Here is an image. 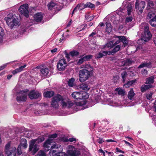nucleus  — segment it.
I'll list each match as a JSON object with an SVG mask.
<instances>
[{
  "label": "nucleus",
  "mask_w": 156,
  "mask_h": 156,
  "mask_svg": "<svg viewBox=\"0 0 156 156\" xmlns=\"http://www.w3.org/2000/svg\"><path fill=\"white\" fill-rule=\"evenodd\" d=\"M86 61L84 58L83 57V58L79 59L77 62V64L78 65H80L82 64L83 62Z\"/></svg>",
  "instance_id": "49530a36"
},
{
  "label": "nucleus",
  "mask_w": 156,
  "mask_h": 156,
  "mask_svg": "<svg viewBox=\"0 0 156 156\" xmlns=\"http://www.w3.org/2000/svg\"><path fill=\"white\" fill-rule=\"evenodd\" d=\"M21 146L24 148H26L27 147V144L26 140L24 138L21 139L20 145L18 146L17 148V155H19L22 154L21 150Z\"/></svg>",
  "instance_id": "4468645a"
},
{
  "label": "nucleus",
  "mask_w": 156,
  "mask_h": 156,
  "mask_svg": "<svg viewBox=\"0 0 156 156\" xmlns=\"http://www.w3.org/2000/svg\"><path fill=\"white\" fill-rule=\"evenodd\" d=\"M68 140L70 142H72L74 141H76V139L74 138H71L69 139Z\"/></svg>",
  "instance_id": "6e6d98bb"
},
{
  "label": "nucleus",
  "mask_w": 156,
  "mask_h": 156,
  "mask_svg": "<svg viewBox=\"0 0 156 156\" xmlns=\"http://www.w3.org/2000/svg\"><path fill=\"white\" fill-rule=\"evenodd\" d=\"M43 17V14L41 12L37 13L34 16V20L37 22H40Z\"/></svg>",
  "instance_id": "6ab92c4d"
},
{
  "label": "nucleus",
  "mask_w": 156,
  "mask_h": 156,
  "mask_svg": "<svg viewBox=\"0 0 156 156\" xmlns=\"http://www.w3.org/2000/svg\"><path fill=\"white\" fill-rule=\"evenodd\" d=\"M28 95L31 99L38 98L41 97V94L35 90L31 91L29 94H28Z\"/></svg>",
  "instance_id": "dca6fc26"
},
{
  "label": "nucleus",
  "mask_w": 156,
  "mask_h": 156,
  "mask_svg": "<svg viewBox=\"0 0 156 156\" xmlns=\"http://www.w3.org/2000/svg\"><path fill=\"white\" fill-rule=\"evenodd\" d=\"M120 48V46L119 45L116 46L112 50V53H115L118 51Z\"/></svg>",
  "instance_id": "79ce46f5"
},
{
  "label": "nucleus",
  "mask_w": 156,
  "mask_h": 156,
  "mask_svg": "<svg viewBox=\"0 0 156 156\" xmlns=\"http://www.w3.org/2000/svg\"><path fill=\"white\" fill-rule=\"evenodd\" d=\"M11 62L6 63L5 64H4L0 66V71L3 70L7 66V65L9 64L10 63H11Z\"/></svg>",
  "instance_id": "09e8293b"
},
{
  "label": "nucleus",
  "mask_w": 156,
  "mask_h": 156,
  "mask_svg": "<svg viewBox=\"0 0 156 156\" xmlns=\"http://www.w3.org/2000/svg\"><path fill=\"white\" fill-rule=\"evenodd\" d=\"M62 99V96L59 94H58L55 96L53 98V100L51 102V106L55 108H58V102Z\"/></svg>",
  "instance_id": "ddd939ff"
},
{
  "label": "nucleus",
  "mask_w": 156,
  "mask_h": 156,
  "mask_svg": "<svg viewBox=\"0 0 156 156\" xmlns=\"http://www.w3.org/2000/svg\"><path fill=\"white\" fill-rule=\"evenodd\" d=\"M28 8V5L27 4H24L20 7L19 9V11L21 14L27 17L29 13Z\"/></svg>",
  "instance_id": "f8f14e48"
},
{
  "label": "nucleus",
  "mask_w": 156,
  "mask_h": 156,
  "mask_svg": "<svg viewBox=\"0 0 156 156\" xmlns=\"http://www.w3.org/2000/svg\"><path fill=\"white\" fill-rule=\"evenodd\" d=\"M116 37L119 39L118 40H117V41L115 43V44H119L120 41H121L124 44V46L127 43V41L126 37L123 36H117Z\"/></svg>",
  "instance_id": "f3484780"
},
{
  "label": "nucleus",
  "mask_w": 156,
  "mask_h": 156,
  "mask_svg": "<svg viewBox=\"0 0 156 156\" xmlns=\"http://www.w3.org/2000/svg\"><path fill=\"white\" fill-rule=\"evenodd\" d=\"M96 4L97 5H102L103 4V3L101 2L98 1L96 2Z\"/></svg>",
  "instance_id": "69168bd1"
},
{
  "label": "nucleus",
  "mask_w": 156,
  "mask_h": 156,
  "mask_svg": "<svg viewBox=\"0 0 156 156\" xmlns=\"http://www.w3.org/2000/svg\"><path fill=\"white\" fill-rule=\"evenodd\" d=\"M67 66V62L64 58L59 60L57 64V67L59 70H63Z\"/></svg>",
  "instance_id": "2eb2a0df"
},
{
  "label": "nucleus",
  "mask_w": 156,
  "mask_h": 156,
  "mask_svg": "<svg viewBox=\"0 0 156 156\" xmlns=\"http://www.w3.org/2000/svg\"><path fill=\"white\" fill-rule=\"evenodd\" d=\"M145 2L144 1H136L135 8L138 14H141L145 7Z\"/></svg>",
  "instance_id": "9d476101"
},
{
  "label": "nucleus",
  "mask_w": 156,
  "mask_h": 156,
  "mask_svg": "<svg viewBox=\"0 0 156 156\" xmlns=\"http://www.w3.org/2000/svg\"><path fill=\"white\" fill-rule=\"evenodd\" d=\"M154 5L152 1H148L147 4V9H149L150 8H152Z\"/></svg>",
  "instance_id": "4c0bfd02"
},
{
  "label": "nucleus",
  "mask_w": 156,
  "mask_h": 156,
  "mask_svg": "<svg viewBox=\"0 0 156 156\" xmlns=\"http://www.w3.org/2000/svg\"><path fill=\"white\" fill-rule=\"evenodd\" d=\"M51 148L56 150H51L49 153L50 156H79L80 155V152L72 145L67 147V152L68 155L62 152V147L60 145L56 144L55 143L52 144Z\"/></svg>",
  "instance_id": "f257e3e1"
},
{
  "label": "nucleus",
  "mask_w": 156,
  "mask_h": 156,
  "mask_svg": "<svg viewBox=\"0 0 156 156\" xmlns=\"http://www.w3.org/2000/svg\"><path fill=\"white\" fill-rule=\"evenodd\" d=\"M121 75L122 76V78L123 79V81H124L125 77L127 75V73L126 72L124 71L122 73Z\"/></svg>",
  "instance_id": "603ef678"
},
{
  "label": "nucleus",
  "mask_w": 156,
  "mask_h": 156,
  "mask_svg": "<svg viewBox=\"0 0 156 156\" xmlns=\"http://www.w3.org/2000/svg\"><path fill=\"white\" fill-rule=\"evenodd\" d=\"M116 150H117V152H120V153H124V152L122 151L121 150H120V149H118V148H116Z\"/></svg>",
  "instance_id": "bf43d9fd"
},
{
  "label": "nucleus",
  "mask_w": 156,
  "mask_h": 156,
  "mask_svg": "<svg viewBox=\"0 0 156 156\" xmlns=\"http://www.w3.org/2000/svg\"><path fill=\"white\" fill-rule=\"evenodd\" d=\"M36 141L32 140L30 143L29 149L30 151H32L33 154L36 153L39 150V146Z\"/></svg>",
  "instance_id": "9b49d317"
},
{
  "label": "nucleus",
  "mask_w": 156,
  "mask_h": 156,
  "mask_svg": "<svg viewBox=\"0 0 156 156\" xmlns=\"http://www.w3.org/2000/svg\"><path fill=\"white\" fill-rule=\"evenodd\" d=\"M106 31L110 33L112 29L111 24L109 22H107L106 23Z\"/></svg>",
  "instance_id": "72a5a7b5"
},
{
  "label": "nucleus",
  "mask_w": 156,
  "mask_h": 156,
  "mask_svg": "<svg viewBox=\"0 0 156 156\" xmlns=\"http://www.w3.org/2000/svg\"><path fill=\"white\" fill-rule=\"evenodd\" d=\"M85 18L86 20H87L88 21H90L94 18V17L93 16H90L89 18H88V17H87V16H85Z\"/></svg>",
  "instance_id": "5fc2aeb1"
},
{
  "label": "nucleus",
  "mask_w": 156,
  "mask_h": 156,
  "mask_svg": "<svg viewBox=\"0 0 156 156\" xmlns=\"http://www.w3.org/2000/svg\"><path fill=\"white\" fill-rule=\"evenodd\" d=\"M149 27L148 26H146L144 28V32L143 34L142 38L138 40V42L140 43L141 42H143L142 44H143L144 42H146L149 41L152 35L150 31L149 30Z\"/></svg>",
  "instance_id": "39448f33"
},
{
  "label": "nucleus",
  "mask_w": 156,
  "mask_h": 156,
  "mask_svg": "<svg viewBox=\"0 0 156 156\" xmlns=\"http://www.w3.org/2000/svg\"><path fill=\"white\" fill-rule=\"evenodd\" d=\"M115 91L118 92L119 94L121 95H123L125 92L123 90L120 88H116Z\"/></svg>",
  "instance_id": "e433bc0d"
},
{
  "label": "nucleus",
  "mask_w": 156,
  "mask_h": 156,
  "mask_svg": "<svg viewBox=\"0 0 156 156\" xmlns=\"http://www.w3.org/2000/svg\"><path fill=\"white\" fill-rule=\"evenodd\" d=\"M26 65H25L24 66H21L19 68H20L21 71H22L23 70V69L24 68H25L26 67Z\"/></svg>",
  "instance_id": "052dcab7"
},
{
  "label": "nucleus",
  "mask_w": 156,
  "mask_h": 156,
  "mask_svg": "<svg viewBox=\"0 0 156 156\" xmlns=\"http://www.w3.org/2000/svg\"><path fill=\"white\" fill-rule=\"evenodd\" d=\"M28 93L27 90H22L18 92L16 98L18 102L25 101L27 99Z\"/></svg>",
  "instance_id": "1a4fd4ad"
},
{
  "label": "nucleus",
  "mask_w": 156,
  "mask_h": 156,
  "mask_svg": "<svg viewBox=\"0 0 156 156\" xmlns=\"http://www.w3.org/2000/svg\"><path fill=\"white\" fill-rule=\"evenodd\" d=\"M151 67V62H144L140 64L138 67V68H143L144 67Z\"/></svg>",
  "instance_id": "4be33fe9"
},
{
  "label": "nucleus",
  "mask_w": 156,
  "mask_h": 156,
  "mask_svg": "<svg viewBox=\"0 0 156 156\" xmlns=\"http://www.w3.org/2000/svg\"><path fill=\"white\" fill-rule=\"evenodd\" d=\"M133 62L130 59H127L125 61H122V66H129Z\"/></svg>",
  "instance_id": "393cba45"
},
{
  "label": "nucleus",
  "mask_w": 156,
  "mask_h": 156,
  "mask_svg": "<svg viewBox=\"0 0 156 156\" xmlns=\"http://www.w3.org/2000/svg\"><path fill=\"white\" fill-rule=\"evenodd\" d=\"M80 88L83 90L88 91L90 89V87L87 84H82L80 85Z\"/></svg>",
  "instance_id": "7c9ffc66"
},
{
  "label": "nucleus",
  "mask_w": 156,
  "mask_h": 156,
  "mask_svg": "<svg viewBox=\"0 0 156 156\" xmlns=\"http://www.w3.org/2000/svg\"><path fill=\"white\" fill-rule=\"evenodd\" d=\"M154 76H151L147 78L145 82L146 84H151L154 82Z\"/></svg>",
  "instance_id": "a878e982"
},
{
  "label": "nucleus",
  "mask_w": 156,
  "mask_h": 156,
  "mask_svg": "<svg viewBox=\"0 0 156 156\" xmlns=\"http://www.w3.org/2000/svg\"><path fill=\"white\" fill-rule=\"evenodd\" d=\"M104 141L101 138H99L98 140V142L100 144L102 143Z\"/></svg>",
  "instance_id": "13d9d810"
},
{
  "label": "nucleus",
  "mask_w": 156,
  "mask_h": 156,
  "mask_svg": "<svg viewBox=\"0 0 156 156\" xmlns=\"http://www.w3.org/2000/svg\"><path fill=\"white\" fill-rule=\"evenodd\" d=\"M36 155L37 156H47L44 152L41 150L39 151Z\"/></svg>",
  "instance_id": "c03bdc74"
},
{
  "label": "nucleus",
  "mask_w": 156,
  "mask_h": 156,
  "mask_svg": "<svg viewBox=\"0 0 156 156\" xmlns=\"http://www.w3.org/2000/svg\"><path fill=\"white\" fill-rule=\"evenodd\" d=\"M106 141L107 142H116V141H114L112 139L107 140H106Z\"/></svg>",
  "instance_id": "774afa93"
},
{
  "label": "nucleus",
  "mask_w": 156,
  "mask_h": 156,
  "mask_svg": "<svg viewBox=\"0 0 156 156\" xmlns=\"http://www.w3.org/2000/svg\"><path fill=\"white\" fill-rule=\"evenodd\" d=\"M54 94V92L52 91H47L44 92V96L47 98H51L52 97Z\"/></svg>",
  "instance_id": "5701e85b"
},
{
  "label": "nucleus",
  "mask_w": 156,
  "mask_h": 156,
  "mask_svg": "<svg viewBox=\"0 0 156 156\" xmlns=\"http://www.w3.org/2000/svg\"><path fill=\"white\" fill-rule=\"evenodd\" d=\"M4 34L3 32L2 31L0 32V39H1Z\"/></svg>",
  "instance_id": "338daca9"
},
{
  "label": "nucleus",
  "mask_w": 156,
  "mask_h": 156,
  "mask_svg": "<svg viewBox=\"0 0 156 156\" xmlns=\"http://www.w3.org/2000/svg\"><path fill=\"white\" fill-rule=\"evenodd\" d=\"M79 52L75 51H73L70 52L69 54V55L72 57H75L78 56Z\"/></svg>",
  "instance_id": "c9c22d12"
},
{
  "label": "nucleus",
  "mask_w": 156,
  "mask_h": 156,
  "mask_svg": "<svg viewBox=\"0 0 156 156\" xmlns=\"http://www.w3.org/2000/svg\"><path fill=\"white\" fill-rule=\"evenodd\" d=\"M71 95L73 98L78 101L82 99H86L89 97L88 94L85 92H74Z\"/></svg>",
  "instance_id": "423d86ee"
},
{
  "label": "nucleus",
  "mask_w": 156,
  "mask_h": 156,
  "mask_svg": "<svg viewBox=\"0 0 156 156\" xmlns=\"http://www.w3.org/2000/svg\"><path fill=\"white\" fill-rule=\"evenodd\" d=\"M136 81V80H132L131 81H128L126 84L124 85V86L126 88H128L130 87V86L132 85Z\"/></svg>",
  "instance_id": "2f4dec72"
},
{
  "label": "nucleus",
  "mask_w": 156,
  "mask_h": 156,
  "mask_svg": "<svg viewBox=\"0 0 156 156\" xmlns=\"http://www.w3.org/2000/svg\"><path fill=\"white\" fill-rule=\"evenodd\" d=\"M61 104L63 108H69L73 106H74L75 107V109L76 111H78L83 109L82 107V106L86 104V102L85 101L77 103L76 104H73L70 100L68 98H63L61 100Z\"/></svg>",
  "instance_id": "f03ea898"
},
{
  "label": "nucleus",
  "mask_w": 156,
  "mask_h": 156,
  "mask_svg": "<svg viewBox=\"0 0 156 156\" xmlns=\"http://www.w3.org/2000/svg\"><path fill=\"white\" fill-rule=\"evenodd\" d=\"M107 102L108 103V104L110 105L114 106V104H116L115 101H113L110 99H108Z\"/></svg>",
  "instance_id": "37998d69"
},
{
  "label": "nucleus",
  "mask_w": 156,
  "mask_h": 156,
  "mask_svg": "<svg viewBox=\"0 0 156 156\" xmlns=\"http://www.w3.org/2000/svg\"><path fill=\"white\" fill-rule=\"evenodd\" d=\"M8 25L11 29L19 26L20 25V21L16 16L12 14H9L7 17L5 18Z\"/></svg>",
  "instance_id": "7ed1b4c3"
},
{
  "label": "nucleus",
  "mask_w": 156,
  "mask_h": 156,
  "mask_svg": "<svg viewBox=\"0 0 156 156\" xmlns=\"http://www.w3.org/2000/svg\"><path fill=\"white\" fill-rule=\"evenodd\" d=\"M57 49L56 48H55L53 50H51V52L52 53L55 52L57 51Z\"/></svg>",
  "instance_id": "e2e57ef3"
},
{
  "label": "nucleus",
  "mask_w": 156,
  "mask_h": 156,
  "mask_svg": "<svg viewBox=\"0 0 156 156\" xmlns=\"http://www.w3.org/2000/svg\"><path fill=\"white\" fill-rule=\"evenodd\" d=\"M57 136V134L56 133H54L48 136V139L44 142L43 144V147L46 148L45 150L48 151L50 149L52 144L54 142L53 139L56 138Z\"/></svg>",
  "instance_id": "6e6552de"
},
{
  "label": "nucleus",
  "mask_w": 156,
  "mask_h": 156,
  "mask_svg": "<svg viewBox=\"0 0 156 156\" xmlns=\"http://www.w3.org/2000/svg\"><path fill=\"white\" fill-rule=\"evenodd\" d=\"M133 12L132 6L131 4L128 5L127 8V14L128 15H130Z\"/></svg>",
  "instance_id": "473e14b6"
},
{
  "label": "nucleus",
  "mask_w": 156,
  "mask_h": 156,
  "mask_svg": "<svg viewBox=\"0 0 156 156\" xmlns=\"http://www.w3.org/2000/svg\"><path fill=\"white\" fill-rule=\"evenodd\" d=\"M18 73H19V72L17 71H16V69L13 70L12 72V73L14 75H15Z\"/></svg>",
  "instance_id": "0e129e2a"
},
{
  "label": "nucleus",
  "mask_w": 156,
  "mask_h": 156,
  "mask_svg": "<svg viewBox=\"0 0 156 156\" xmlns=\"http://www.w3.org/2000/svg\"><path fill=\"white\" fill-rule=\"evenodd\" d=\"M77 6V5L75 7V8L73 9V11L72 13V15H73V13L74 12H75V11L76 9L77 8H78V9H80V10H81L82 9L84 8H83V6H79L78 7Z\"/></svg>",
  "instance_id": "de8ad7c7"
},
{
  "label": "nucleus",
  "mask_w": 156,
  "mask_h": 156,
  "mask_svg": "<svg viewBox=\"0 0 156 156\" xmlns=\"http://www.w3.org/2000/svg\"><path fill=\"white\" fill-rule=\"evenodd\" d=\"M90 72L86 69L80 70L79 72V80L83 82L88 79L90 76Z\"/></svg>",
  "instance_id": "0eeeda50"
},
{
  "label": "nucleus",
  "mask_w": 156,
  "mask_h": 156,
  "mask_svg": "<svg viewBox=\"0 0 156 156\" xmlns=\"http://www.w3.org/2000/svg\"><path fill=\"white\" fill-rule=\"evenodd\" d=\"M49 70L48 69L45 67L42 68L40 69V75L42 78L46 76L48 74Z\"/></svg>",
  "instance_id": "a211bd4d"
},
{
  "label": "nucleus",
  "mask_w": 156,
  "mask_h": 156,
  "mask_svg": "<svg viewBox=\"0 0 156 156\" xmlns=\"http://www.w3.org/2000/svg\"><path fill=\"white\" fill-rule=\"evenodd\" d=\"M83 6V8H85L86 7H88L90 8H94L95 7V5L90 2H87L86 4H78L77 5V7L79 6Z\"/></svg>",
  "instance_id": "aec40b11"
},
{
  "label": "nucleus",
  "mask_w": 156,
  "mask_h": 156,
  "mask_svg": "<svg viewBox=\"0 0 156 156\" xmlns=\"http://www.w3.org/2000/svg\"><path fill=\"white\" fill-rule=\"evenodd\" d=\"M153 94L152 92H150L146 94V97L147 99L148 100H151L152 98V96Z\"/></svg>",
  "instance_id": "a18cd8bd"
},
{
  "label": "nucleus",
  "mask_w": 156,
  "mask_h": 156,
  "mask_svg": "<svg viewBox=\"0 0 156 156\" xmlns=\"http://www.w3.org/2000/svg\"><path fill=\"white\" fill-rule=\"evenodd\" d=\"M75 79L73 78L70 79L68 81V84L69 86L73 87L74 85V82Z\"/></svg>",
  "instance_id": "ea45409f"
},
{
  "label": "nucleus",
  "mask_w": 156,
  "mask_h": 156,
  "mask_svg": "<svg viewBox=\"0 0 156 156\" xmlns=\"http://www.w3.org/2000/svg\"><path fill=\"white\" fill-rule=\"evenodd\" d=\"M96 33L95 32H93L91 34L89 35V37H94L96 34Z\"/></svg>",
  "instance_id": "680f3d73"
},
{
  "label": "nucleus",
  "mask_w": 156,
  "mask_h": 156,
  "mask_svg": "<svg viewBox=\"0 0 156 156\" xmlns=\"http://www.w3.org/2000/svg\"><path fill=\"white\" fill-rule=\"evenodd\" d=\"M135 95V93L134 92L133 89H131L128 92V98L130 100H132Z\"/></svg>",
  "instance_id": "412c9836"
},
{
  "label": "nucleus",
  "mask_w": 156,
  "mask_h": 156,
  "mask_svg": "<svg viewBox=\"0 0 156 156\" xmlns=\"http://www.w3.org/2000/svg\"><path fill=\"white\" fill-rule=\"evenodd\" d=\"M123 141L124 142L125 144H127L129 146L131 147L132 146V144H131L129 143L128 142H127L125 140H123Z\"/></svg>",
  "instance_id": "4d7b16f0"
},
{
  "label": "nucleus",
  "mask_w": 156,
  "mask_h": 156,
  "mask_svg": "<svg viewBox=\"0 0 156 156\" xmlns=\"http://www.w3.org/2000/svg\"><path fill=\"white\" fill-rule=\"evenodd\" d=\"M152 87V86L151 85H143L141 87V90L142 92L145 91L151 88Z\"/></svg>",
  "instance_id": "c85d7f7f"
},
{
  "label": "nucleus",
  "mask_w": 156,
  "mask_h": 156,
  "mask_svg": "<svg viewBox=\"0 0 156 156\" xmlns=\"http://www.w3.org/2000/svg\"><path fill=\"white\" fill-rule=\"evenodd\" d=\"M87 24H86L81 25L80 27V28H79V29H80V30L79 31H80L81 30H84L85 28H86L87 27Z\"/></svg>",
  "instance_id": "3c124183"
},
{
  "label": "nucleus",
  "mask_w": 156,
  "mask_h": 156,
  "mask_svg": "<svg viewBox=\"0 0 156 156\" xmlns=\"http://www.w3.org/2000/svg\"><path fill=\"white\" fill-rule=\"evenodd\" d=\"M107 55V53L106 51H103L102 52H100L98 54L95 55V57L96 58H100L102 57L103 56H105Z\"/></svg>",
  "instance_id": "b1692460"
},
{
  "label": "nucleus",
  "mask_w": 156,
  "mask_h": 156,
  "mask_svg": "<svg viewBox=\"0 0 156 156\" xmlns=\"http://www.w3.org/2000/svg\"><path fill=\"white\" fill-rule=\"evenodd\" d=\"M36 140V142L38 144L39 142H42L44 141V137L43 136H41L39 137L37 139L32 140Z\"/></svg>",
  "instance_id": "58836bf2"
},
{
  "label": "nucleus",
  "mask_w": 156,
  "mask_h": 156,
  "mask_svg": "<svg viewBox=\"0 0 156 156\" xmlns=\"http://www.w3.org/2000/svg\"><path fill=\"white\" fill-rule=\"evenodd\" d=\"M141 73L144 76H146L147 74V71L145 69H143L141 71Z\"/></svg>",
  "instance_id": "864d4df0"
},
{
  "label": "nucleus",
  "mask_w": 156,
  "mask_h": 156,
  "mask_svg": "<svg viewBox=\"0 0 156 156\" xmlns=\"http://www.w3.org/2000/svg\"><path fill=\"white\" fill-rule=\"evenodd\" d=\"M93 56L92 55H86L83 57L84 58L85 61L88 60L90 59Z\"/></svg>",
  "instance_id": "8fccbe9b"
},
{
  "label": "nucleus",
  "mask_w": 156,
  "mask_h": 156,
  "mask_svg": "<svg viewBox=\"0 0 156 156\" xmlns=\"http://www.w3.org/2000/svg\"><path fill=\"white\" fill-rule=\"evenodd\" d=\"M117 44H115L113 41H110L107 43L105 46L104 47L109 48H111L113 47V46L116 45Z\"/></svg>",
  "instance_id": "f704fd0d"
},
{
  "label": "nucleus",
  "mask_w": 156,
  "mask_h": 156,
  "mask_svg": "<svg viewBox=\"0 0 156 156\" xmlns=\"http://www.w3.org/2000/svg\"><path fill=\"white\" fill-rule=\"evenodd\" d=\"M5 151L6 156H16V148L12 146L10 142H9L5 145Z\"/></svg>",
  "instance_id": "20e7f679"
},
{
  "label": "nucleus",
  "mask_w": 156,
  "mask_h": 156,
  "mask_svg": "<svg viewBox=\"0 0 156 156\" xmlns=\"http://www.w3.org/2000/svg\"><path fill=\"white\" fill-rule=\"evenodd\" d=\"M81 68L87 69L90 70V71L93 70V68L89 64H85L81 66Z\"/></svg>",
  "instance_id": "bb28decb"
},
{
  "label": "nucleus",
  "mask_w": 156,
  "mask_h": 156,
  "mask_svg": "<svg viewBox=\"0 0 156 156\" xmlns=\"http://www.w3.org/2000/svg\"><path fill=\"white\" fill-rule=\"evenodd\" d=\"M149 23L153 27L156 26V15L150 20Z\"/></svg>",
  "instance_id": "c756f323"
},
{
  "label": "nucleus",
  "mask_w": 156,
  "mask_h": 156,
  "mask_svg": "<svg viewBox=\"0 0 156 156\" xmlns=\"http://www.w3.org/2000/svg\"><path fill=\"white\" fill-rule=\"evenodd\" d=\"M48 9L50 10H52L53 8H54L55 7L56 8H57V5L52 1L48 4Z\"/></svg>",
  "instance_id": "cd10ccee"
},
{
  "label": "nucleus",
  "mask_w": 156,
  "mask_h": 156,
  "mask_svg": "<svg viewBox=\"0 0 156 156\" xmlns=\"http://www.w3.org/2000/svg\"><path fill=\"white\" fill-rule=\"evenodd\" d=\"M133 19L132 16H129L126 17L125 19V23L126 24L131 22Z\"/></svg>",
  "instance_id": "a19ab883"
}]
</instances>
